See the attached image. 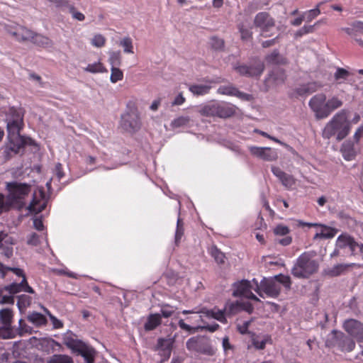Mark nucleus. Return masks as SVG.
<instances>
[{
    "instance_id": "2eb2a0df",
    "label": "nucleus",
    "mask_w": 363,
    "mask_h": 363,
    "mask_svg": "<svg viewBox=\"0 0 363 363\" xmlns=\"http://www.w3.org/2000/svg\"><path fill=\"white\" fill-rule=\"evenodd\" d=\"M271 170L285 188L287 189H293L294 188L296 180L292 175L286 174L276 166H272Z\"/></svg>"
},
{
    "instance_id": "5701e85b",
    "label": "nucleus",
    "mask_w": 363,
    "mask_h": 363,
    "mask_svg": "<svg viewBox=\"0 0 363 363\" xmlns=\"http://www.w3.org/2000/svg\"><path fill=\"white\" fill-rule=\"evenodd\" d=\"M77 352L84 358L86 363L94 362L96 352L91 347L82 342Z\"/></svg>"
},
{
    "instance_id": "c85d7f7f",
    "label": "nucleus",
    "mask_w": 363,
    "mask_h": 363,
    "mask_svg": "<svg viewBox=\"0 0 363 363\" xmlns=\"http://www.w3.org/2000/svg\"><path fill=\"white\" fill-rule=\"evenodd\" d=\"M216 116L220 118H227L233 115V110L229 106L225 104L216 102Z\"/></svg>"
},
{
    "instance_id": "1a4fd4ad",
    "label": "nucleus",
    "mask_w": 363,
    "mask_h": 363,
    "mask_svg": "<svg viewBox=\"0 0 363 363\" xmlns=\"http://www.w3.org/2000/svg\"><path fill=\"white\" fill-rule=\"evenodd\" d=\"M6 187L9 192V197L13 201L20 204L21 206L26 204L24 199L30 192V186L26 184L14 182L7 183Z\"/></svg>"
},
{
    "instance_id": "4c0bfd02",
    "label": "nucleus",
    "mask_w": 363,
    "mask_h": 363,
    "mask_svg": "<svg viewBox=\"0 0 363 363\" xmlns=\"http://www.w3.org/2000/svg\"><path fill=\"white\" fill-rule=\"evenodd\" d=\"M48 363H74L72 359L65 354H54L50 357Z\"/></svg>"
},
{
    "instance_id": "7c9ffc66",
    "label": "nucleus",
    "mask_w": 363,
    "mask_h": 363,
    "mask_svg": "<svg viewBox=\"0 0 363 363\" xmlns=\"http://www.w3.org/2000/svg\"><path fill=\"white\" fill-rule=\"evenodd\" d=\"M161 323V316L158 313L150 314L145 323L144 328L145 330H152Z\"/></svg>"
},
{
    "instance_id": "774afa93",
    "label": "nucleus",
    "mask_w": 363,
    "mask_h": 363,
    "mask_svg": "<svg viewBox=\"0 0 363 363\" xmlns=\"http://www.w3.org/2000/svg\"><path fill=\"white\" fill-rule=\"evenodd\" d=\"M28 244L32 245H37L38 243V236L36 233H32L28 238Z\"/></svg>"
},
{
    "instance_id": "e433bc0d",
    "label": "nucleus",
    "mask_w": 363,
    "mask_h": 363,
    "mask_svg": "<svg viewBox=\"0 0 363 363\" xmlns=\"http://www.w3.org/2000/svg\"><path fill=\"white\" fill-rule=\"evenodd\" d=\"M120 45L123 47L125 53L133 54L134 52L133 40L129 36L123 38L120 41Z\"/></svg>"
},
{
    "instance_id": "8fccbe9b",
    "label": "nucleus",
    "mask_w": 363,
    "mask_h": 363,
    "mask_svg": "<svg viewBox=\"0 0 363 363\" xmlns=\"http://www.w3.org/2000/svg\"><path fill=\"white\" fill-rule=\"evenodd\" d=\"M355 346L354 342L348 337L344 338L342 340V345H340V347H342V350L346 351V352H350L352 351Z\"/></svg>"
},
{
    "instance_id": "58836bf2",
    "label": "nucleus",
    "mask_w": 363,
    "mask_h": 363,
    "mask_svg": "<svg viewBox=\"0 0 363 363\" xmlns=\"http://www.w3.org/2000/svg\"><path fill=\"white\" fill-rule=\"evenodd\" d=\"M189 122L190 118L189 116H179L171 122V126L173 128L186 127Z\"/></svg>"
},
{
    "instance_id": "c756f323",
    "label": "nucleus",
    "mask_w": 363,
    "mask_h": 363,
    "mask_svg": "<svg viewBox=\"0 0 363 363\" xmlns=\"http://www.w3.org/2000/svg\"><path fill=\"white\" fill-rule=\"evenodd\" d=\"M211 88V86L208 84H191L189 86V90L194 95L196 96H202L208 94Z\"/></svg>"
},
{
    "instance_id": "412c9836",
    "label": "nucleus",
    "mask_w": 363,
    "mask_h": 363,
    "mask_svg": "<svg viewBox=\"0 0 363 363\" xmlns=\"http://www.w3.org/2000/svg\"><path fill=\"white\" fill-rule=\"evenodd\" d=\"M174 343L172 338H160L157 341V350L163 357L161 362L169 358Z\"/></svg>"
},
{
    "instance_id": "09e8293b",
    "label": "nucleus",
    "mask_w": 363,
    "mask_h": 363,
    "mask_svg": "<svg viewBox=\"0 0 363 363\" xmlns=\"http://www.w3.org/2000/svg\"><path fill=\"white\" fill-rule=\"evenodd\" d=\"M106 38L101 34L95 35L91 40V43L93 46L96 48H101L105 45Z\"/></svg>"
},
{
    "instance_id": "a878e982",
    "label": "nucleus",
    "mask_w": 363,
    "mask_h": 363,
    "mask_svg": "<svg viewBox=\"0 0 363 363\" xmlns=\"http://www.w3.org/2000/svg\"><path fill=\"white\" fill-rule=\"evenodd\" d=\"M354 264H339L329 268L326 273L331 277H337L347 272Z\"/></svg>"
},
{
    "instance_id": "4468645a",
    "label": "nucleus",
    "mask_w": 363,
    "mask_h": 363,
    "mask_svg": "<svg viewBox=\"0 0 363 363\" xmlns=\"http://www.w3.org/2000/svg\"><path fill=\"white\" fill-rule=\"evenodd\" d=\"M121 125L128 131H135L140 127L139 113L136 110H131L123 114L121 118Z\"/></svg>"
},
{
    "instance_id": "338daca9",
    "label": "nucleus",
    "mask_w": 363,
    "mask_h": 363,
    "mask_svg": "<svg viewBox=\"0 0 363 363\" xmlns=\"http://www.w3.org/2000/svg\"><path fill=\"white\" fill-rule=\"evenodd\" d=\"M54 171H55V175L57 176V177L59 180H60L64 177L62 164L60 163H57L55 165Z\"/></svg>"
},
{
    "instance_id": "37998d69",
    "label": "nucleus",
    "mask_w": 363,
    "mask_h": 363,
    "mask_svg": "<svg viewBox=\"0 0 363 363\" xmlns=\"http://www.w3.org/2000/svg\"><path fill=\"white\" fill-rule=\"evenodd\" d=\"M319 6L320 4H318L315 9L304 12L303 13L304 20H306L307 22H311L312 20L316 18L320 13Z\"/></svg>"
},
{
    "instance_id": "49530a36",
    "label": "nucleus",
    "mask_w": 363,
    "mask_h": 363,
    "mask_svg": "<svg viewBox=\"0 0 363 363\" xmlns=\"http://www.w3.org/2000/svg\"><path fill=\"white\" fill-rule=\"evenodd\" d=\"M319 23L320 21H318L313 26H303L301 29L296 32L294 34L295 38H299L303 35L313 33L314 31V27Z\"/></svg>"
},
{
    "instance_id": "a19ab883",
    "label": "nucleus",
    "mask_w": 363,
    "mask_h": 363,
    "mask_svg": "<svg viewBox=\"0 0 363 363\" xmlns=\"http://www.w3.org/2000/svg\"><path fill=\"white\" fill-rule=\"evenodd\" d=\"M12 316V311L10 309L5 308L0 311V319L6 327L10 325Z\"/></svg>"
},
{
    "instance_id": "4be33fe9",
    "label": "nucleus",
    "mask_w": 363,
    "mask_h": 363,
    "mask_svg": "<svg viewBox=\"0 0 363 363\" xmlns=\"http://www.w3.org/2000/svg\"><path fill=\"white\" fill-rule=\"evenodd\" d=\"M337 233V229L319 223L313 239H330L334 238Z\"/></svg>"
},
{
    "instance_id": "6ab92c4d",
    "label": "nucleus",
    "mask_w": 363,
    "mask_h": 363,
    "mask_svg": "<svg viewBox=\"0 0 363 363\" xmlns=\"http://www.w3.org/2000/svg\"><path fill=\"white\" fill-rule=\"evenodd\" d=\"M240 74L248 77L259 76L264 70V65L260 61L256 62L254 65L247 67L241 65L235 68Z\"/></svg>"
},
{
    "instance_id": "c9c22d12",
    "label": "nucleus",
    "mask_w": 363,
    "mask_h": 363,
    "mask_svg": "<svg viewBox=\"0 0 363 363\" xmlns=\"http://www.w3.org/2000/svg\"><path fill=\"white\" fill-rule=\"evenodd\" d=\"M28 320L35 325L40 326L45 325L47 320L45 317L37 312H33L28 316Z\"/></svg>"
},
{
    "instance_id": "cd10ccee",
    "label": "nucleus",
    "mask_w": 363,
    "mask_h": 363,
    "mask_svg": "<svg viewBox=\"0 0 363 363\" xmlns=\"http://www.w3.org/2000/svg\"><path fill=\"white\" fill-rule=\"evenodd\" d=\"M198 111L204 116H216V101H211L200 106Z\"/></svg>"
},
{
    "instance_id": "f8f14e48",
    "label": "nucleus",
    "mask_w": 363,
    "mask_h": 363,
    "mask_svg": "<svg viewBox=\"0 0 363 363\" xmlns=\"http://www.w3.org/2000/svg\"><path fill=\"white\" fill-rule=\"evenodd\" d=\"M258 291L262 292V296L265 294L268 297L276 298L280 293L281 286L274 278L264 279L259 285Z\"/></svg>"
},
{
    "instance_id": "f257e3e1",
    "label": "nucleus",
    "mask_w": 363,
    "mask_h": 363,
    "mask_svg": "<svg viewBox=\"0 0 363 363\" xmlns=\"http://www.w3.org/2000/svg\"><path fill=\"white\" fill-rule=\"evenodd\" d=\"M350 130L351 122L349 119V112L342 109L327 122L322 130V137L328 140L334 138L339 142L345 138Z\"/></svg>"
},
{
    "instance_id": "4d7b16f0",
    "label": "nucleus",
    "mask_w": 363,
    "mask_h": 363,
    "mask_svg": "<svg viewBox=\"0 0 363 363\" xmlns=\"http://www.w3.org/2000/svg\"><path fill=\"white\" fill-rule=\"evenodd\" d=\"M65 344L71 350L77 352L81 345L82 344V342L77 340L67 338L65 340Z\"/></svg>"
},
{
    "instance_id": "f03ea898",
    "label": "nucleus",
    "mask_w": 363,
    "mask_h": 363,
    "mask_svg": "<svg viewBox=\"0 0 363 363\" xmlns=\"http://www.w3.org/2000/svg\"><path fill=\"white\" fill-rule=\"evenodd\" d=\"M9 149L18 153L20 150L30 140L20 135L23 126V114L21 111L11 108L6 118Z\"/></svg>"
},
{
    "instance_id": "864d4df0",
    "label": "nucleus",
    "mask_w": 363,
    "mask_h": 363,
    "mask_svg": "<svg viewBox=\"0 0 363 363\" xmlns=\"http://www.w3.org/2000/svg\"><path fill=\"white\" fill-rule=\"evenodd\" d=\"M349 76V72L342 68H338L335 73V78L340 83L346 80Z\"/></svg>"
},
{
    "instance_id": "0eeeda50",
    "label": "nucleus",
    "mask_w": 363,
    "mask_h": 363,
    "mask_svg": "<svg viewBox=\"0 0 363 363\" xmlns=\"http://www.w3.org/2000/svg\"><path fill=\"white\" fill-rule=\"evenodd\" d=\"M254 25L259 29L260 35L264 38L272 37L277 31L274 19L267 12L258 13L255 17Z\"/></svg>"
},
{
    "instance_id": "a211bd4d",
    "label": "nucleus",
    "mask_w": 363,
    "mask_h": 363,
    "mask_svg": "<svg viewBox=\"0 0 363 363\" xmlns=\"http://www.w3.org/2000/svg\"><path fill=\"white\" fill-rule=\"evenodd\" d=\"M286 79L284 72L279 69H274L265 79V84L268 89L274 88L280 84H282Z\"/></svg>"
},
{
    "instance_id": "72a5a7b5",
    "label": "nucleus",
    "mask_w": 363,
    "mask_h": 363,
    "mask_svg": "<svg viewBox=\"0 0 363 363\" xmlns=\"http://www.w3.org/2000/svg\"><path fill=\"white\" fill-rule=\"evenodd\" d=\"M84 70L85 72L96 74V73H104L106 72L107 69L106 67L103 65V64L100 62H95L94 63L89 64Z\"/></svg>"
},
{
    "instance_id": "3c124183",
    "label": "nucleus",
    "mask_w": 363,
    "mask_h": 363,
    "mask_svg": "<svg viewBox=\"0 0 363 363\" xmlns=\"http://www.w3.org/2000/svg\"><path fill=\"white\" fill-rule=\"evenodd\" d=\"M69 12L71 13L72 17L75 20L83 21L85 19L84 15L82 12L77 11L72 5L69 6Z\"/></svg>"
},
{
    "instance_id": "e2e57ef3",
    "label": "nucleus",
    "mask_w": 363,
    "mask_h": 363,
    "mask_svg": "<svg viewBox=\"0 0 363 363\" xmlns=\"http://www.w3.org/2000/svg\"><path fill=\"white\" fill-rule=\"evenodd\" d=\"M45 311L46 313L49 315L55 328L58 329V328H62L63 324H62V321H60L56 317L52 315L48 310H45Z\"/></svg>"
},
{
    "instance_id": "680f3d73",
    "label": "nucleus",
    "mask_w": 363,
    "mask_h": 363,
    "mask_svg": "<svg viewBox=\"0 0 363 363\" xmlns=\"http://www.w3.org/2000/svg\"><path fill=\"white\" fill-rule=\"evenodd\" d=\"M255 132H256V133H259V135H262V136H264V137L267 138H269V139H270V140H272L274 141V142H275V143H279V144H280V145H281L284 146V147H287V146H288L286 143H284L281 142L280 140H279V139H277V138H274V137H273V136H272V135H269V134H268L267 133H266V132H264V131H262V130H255Z\"/></svg>"
},
{
    "instance_id": "13d9d810",
    "label": "nucleus",
    "mask_w": 363,
    "mask_h": 363,
    "mask_svg": "<svg viewBox=\"0 0 363 363\" xmlns=\"http://www.w3.org/2000/svg\"><path fill=\"white\" fill-rule=\"evenodd\" d=\"M238 28L242 40H247L251 38L252 32L249 29L245 28L243 25H240Z\"/></svg>"
},
{
    "instance_id": "393cba45",
    "label": "nucleus",
    "mask_w": 363,
    "mask_h": 363,
    "mask_svg": "<svg viewBox=\"0 0 363 363\" xmlns=\"http://www.w3.org/2000/svg\"><path fill=\"white\" fill-rule=\"evenodd\" d=\"M35 33L26 28L20 27L13 33V35L19 41H32Z\"/></svg>"
},
{
    "instance_id": "6e6d98bb",
    "label": "nucleus",
    "mask_w": 363,
    "mask_h": 363,
    "mask_svg": "<svg viewBox=\"0 0 363 363\" xmlns=\"http://www.w3.org/2000/svg\"><path fill=\"white\" fill-rule=\"evenodd\" d=\"M289 228L287 226L282 224L278 225L274 228V233L277 235H287L289 233Z\"/></svg>"
},
{
    "instance_id": "9d476101",
    "label": "nucleus",
    "mask_w": 363,
    "mask_h": 363,
    "mask_svg": "<svg viewBox=\"0 0 363 363\" xmlns=\"http://www.w3.org/2000/svg\"><path fill=\"white\" fill-rule=\"evenodd\" d=\"M308 105L313 111L317 119H323L327 118L325 94H315L310 99Z\"/></svg>"
},
{
    "instance_id": "aec40b11",
    "label": "nucleus",
    "mask_w": 363,
    "mask_h": 363,
    "mask_svg": "<svg viewBox=\"0 0 363 363\" xmlns=\"http://www.w3.org/2000/svg\"><path fill=\"white\" fill-rule=\"evenodd\" d=\"M217 92L220 94L234 96L243 101H250L252 99L250 95L240 91L232 84L220 86L218 89Z\"/></svg>"
},
{
    "instance_id": "a18cd8bd",
    "label": "nucleus",
    "mask_w": 363,
    "mask_h": 363,
    "mask_svg": "<svg viewBox=\"0 0 363 363\" xmlns=\"http://www.w3.org/2000/svg\"><path fill=\"white\" fill-rule=\"evenodd\" d=\"M111 74L110 77V80L112 83H116L118 81H121L123 78V72L116 67H113L111 69Z\"/></svg>"
},
{
    "instance_id": "dca6fc26",
    "label": "nucleus",
    "mask_w": 363,
    "mask_h": 363,
    "mask_svg": "<svg viewBox=\"0 0 363 363\" xmlns=\"http://www.w3.org/2000/svg\"><path fill=\"white\" fill-rule=\"evenodd\" d=\"M344 328L358 342H363V325L361 323L354 320H349L345 322Z\"/></svg>"
},
{
    "instance_id": "2f4dec72",
    "label": "nucleus",
    "mask_w": 363,
    "mask_h": 363,
    "mask_svg": "<svg viewBox=\"0 0 363 363\" xmlns=\"http://www.w3.org/2000/svg\"><path fill=\"white\" fill-rule=\"evenodd\" d=\"M342 106V101L337 96L326 100V113L327 117L330 115L335 110L340 108Z\"/></svg>"
},
{
    "instance_id": "79ce46f5",
    "label": "nucleus",
    "mask_w": 363,
    "mask_h": 363,
    "mask_svg": "<svg viewBox=\"0 0 363 363\" xmlns=\"http://www.w3.org/2000/svg\"><path fill=\"white\" fill-rule=\"evenodd\" d=\"M31 301V298L28 295L22 294L18 296L17 306L19 310L22 311L29 306Z\"/></svg>"
},
{
    "instance_id": "473e14b6",
    "label": "nucleus",
    "mask_w": 363,
    "mask_h": 363,
    "mask_svg": "<svg viewBox=\"0 0 363 363\" xmlns=\"http://www.w3.org/2000/svg\"><path fill=\"white\" fill-rule=\"evenodd\" d=\"M269 340L270 337L267 335H257L252 340L253 346L257 350L264 349Z\"/></svg>"
},
{
    "instance_id": "603ef678",
    "label": "nucleus",
    "mask_w": 363,
    "mask_h": 363,
    "mask_svg": "<svg viewBox=\"0 0 363 363\" xmlns=\"http://www.w3.org/2000/svg\"><path fill=\"white\" fill-rule=\"evenodd\" d=\"M274 279L277 280L279 286L281 284L284 285L286 289H289L291 287V279L289 276L279 274L274 277Z\"/></svg>"
},
{
    "instance_id": "6e6552de",
    "label": "nucleus",
    "mask_w": 363,
    "mask_h": 363,
    "mask_svg": "<svg viewBox=\"0 0 363 363\" xmlns=\"http://www.w3.org/2000/svg\"><path fill=\"white\" fill-rule=\"evenodd\" d=\"M337 246L340 248L345 256L357 255L363 252V245L354 240L352 238L347 234L340 235L337 240Z\"/></svg>"
},
{
    "instance_id": "69168bd1",
    "label": "nucleus",
    "mask_w": 363,
    "mask_h": 363,
    "mask_svg": "<svg viewBox=\"0 0 363 363\" xmlns=\"http://www.w3.org/2000/svg\"><path fill=\"white\" fill-rule=\"evenodd\" d=\"M185 98L183 96L182 93H179L174 99L172 104L173 106H180L185 102Z\"/></svg>"
},
{
    "instance_id": "423d86ee",
    "label": "nucleus",
    "mask_w": 363,
    "mask_h": 363,
    "mask_svg": "<svg viewBox=\"0 0 363 363\" xmlns=\"http://www.w3.org/2000/svg\"><path fill=\"white\" fill-rule=\"evenodd\" d=\"M234 291L233 295L234 296H242L248 299L259 301V298L252 293L255 291L261 297H263L261 291H258L259 284L253 279L252 281L242 280L233 284Z\"/></svg>"
},
{
    "instance_id": "f3484780",
    "label": "nucleus",
    "mask_w": 363,
    "mask_h": 363,
    "mask_svg": "<svg viewBox=\"0 0 363 363\" xmlns=\"http://www.w3.org/2000/svg\"><path fill=\"white\" fill-rule=\"evenodd\" d=\"M13 238L4 231L0 232V253L6 258H10L13 255V245H14Z\"/></svg>"
},
{
    "instance_id": "ea45409f",
    "label": "nucleus",
    "mask_w": 363,
    "mask_h": 363,
    "mask_svg": "<svg viewBox=\"0 0 363 363\" xmlns=\"http://www.w3.org/2000/svg\"><path fill=\"white\" fill-rule=\"evenodd\" d=\"M109 58L108 62L111 67L119 66L121 63V54L120 51H110L108 52Z\"/></svg>"
},
{
    "instance_id": "0e129e2a",
    "label": "nucleus",
    "mask_w": 363,
    "mask_h": 363,
    "mask_svg": "<svg viewBox=\"0 0 363 363\" xmlns=\"http://www.w3.org/2000/svg\"><path fill=\"white\" fill-rule=\"evenodd\" d=\"M363 136V124L360 125L355 131L353 139L356 143H358L360 138Z\"/></svg>"
},
{
    "instance_id": "bb28decb",
    "label": "nucleus",
    "mask_w": 363,
    "mask_h": 363,
    "mask_svg": "<svg viewBox=\"0 0 363 363\" xmlns=\"http://www.w3.org/2000/svg\"><path fill=\"white\" fill-rule=\"evenodd\" d=\"M320 86H318L315 83H309L307 84H303L297 87L294 90V95L296 96H303L305 94H309L313 92H315L318 87Z\"/></svg>"
},
{
    "instance_id": "20e7f679",
    "label": "nucleus",
    "mask_w": 363,
    "mask_h": 363,
    "mask_svg": "<svg viewBox=\"0 0 363 363\" xmlns=\"http://www.w3.org/2000/svg\"><path fill=\"white\" fill-rule=\"evenodd\" d=\"M314 256L315 252H304L300 255L292 268V274L298 278H307L315 273L318 264L313 259Z\"/></svg>"
},
{
    "instance_id": "de8ad7c7",
    "label": "nucleus",
    "mask_w": 363,
    "mask_h": 363,
    "mask_svg": "<svg viewBox=\"0 0 363 363\" xmlns=\"http://www.w3.org/2000/svg\"><path fill=\"white\" fill-rule=\"evenodd\" d=\"M184 235L183 223L180 218L177 219V229L175 233V244L178 245Z\"/></svg>"
},
{
    "instance_id": "39448f33",
    "label": "nucleus",
    "mask_w": 363,
    "mask_h": 363,
    "mask_svg": "<svg viewBox=\"0 0 363 363\" xmlns=\"http://www.w3.org/2000/svg\"><path fill=\"white\" fill-rule=\"evenodd\" d=\"M7 271L13 272L16 275L21 277L22 281L20 283H12L5 287L6 290L10 294H17L21 291H24L30 294H33V289L28 285L25 274L22 269L18 268H12L6 267L0 262V274L1 277H4Z\"/></svg>"
},
{
    "instance_id": "7ed1b4c3",
    "label": "nucleus",
    "mask_w": 363,
    "mask_h": 363,
    "mask_svg": "<svg viewBox=\"0 0 363 363\" xmlns=\"http://www.w3.org/2000/svg\"><path fill=\"white\" fill-rule=\"evenodd\" d=\"M240 311H245L246 312L250 313L253 311V307L248 302H244L241 301H237L234 302L228 301L226 303L223 310H220L216 308H214L211 310L203 308L201 311V313L204 315L203 316L206 317V318H214L221 323H224L225 322V313L228 314H234Z\"/></svg>"
},
{
    "instance_id": "5fc2aeb1",
    "label": "nucleus",
    "mask_w": 363,
    "mask_h": 363,
    "mask_svg": "<svg viewBox=\"0 0 363 363\" xmlns=\"http://www.w3.org/2000/svg\"><path fill=\"white\" fill-rule=\"evenodd\" d=\"M209 44L214 50H220L223 48L224 41L217 37H212L210 39Z\"/></svg>"
},
{
    "instance_id": "052dcab7",
    "label": "nucleus",
    "mask_w": 363,
    "mask_h": 363,
    "mask_svg": "<svg viewBox=\"0 0 363 363\" xmlns=\"http://www.w3.org/2000/svg\"><path fill=\"white\" fill-rule=\"evenodd\" d=\"M174 312V308L169 305L163 306L161 308V313L164 318L170 317Z\"/></svg>"
},
{
    "instance_id": "f704fd0d",
    "label": "nucleus",
    "mask_w": 363,
    "mask_h": 363,
    "mask_svg": "<svg viewBox=\"0 0 363 363\" xmlns=\"http://www.w3.org/2000/svg\"><path fill=\"white\" fill-rule=\"evenodd\" d=\"M32 42L38 46L43 48H50L52 45V42L48 37L42 35L34 34Z\"/></svg>"
},
{
    "instance_id": "bf43d9fd",
    "label": "nucleus",
    "mask_w": 363,
    "mask_h": 363,
    "mask_svg": "<svg viewBox=\"0 0 363 363\" xmlns=\"http://www.w3.org/2000/svg\"><path fill=\"white\" fill-rule=\"evenodd\" d=\"M186 347L189 350H199V339L191 337L186 342Z\"/></svg>"
},
{
    "instance_id": "c03bdc74",
    "label": "nucleus",
    "mask_w": 363,
    "mask_h": 363,
    "mask_svg": "<svg viewBox=\"0 0 363 363\" xmlns=\"http://www.w3.org/2000/svg\"><path fill=\"white\" fill-rule=\"evenodd\" d=\"M210 254L215 259L216 262L220 264L224 262L225 255L220 252L216 246L210 248Z\"/></svg>"
},
{
    "instance_id": "ddd939ff",
    "label": "nucleus",
    "mask_w": 363,
    "mask_h": 363,
    "mask_svg": "<svg viewBox=\"0 0 363 363\" xmlns=\"http://www.w3.org/2000/svg\"><path fill=\"white\" fill-rule=\"evenodd\" d=\"M248 149L253 156L261 160L267 162H274L278 159L277 151L271 147L250 146Z\"/></svg>"
},
{
    "instance_id": "9b49d317",
    "label": "nucleus",
    "mask_w": 363,
    "mask_h": 363,
    "mask_svg": "<svg viewBox=\"0 0 363 363\" xmlns=\"http://www.w3.org/2000/svg\"><path fill=\"white\" fill-rule=\"evenodd\" d=\"M47 199L42 189H38L33 191L32 199L26 206L30 213H38L46 206Z\"/></svg>"
},
{
    "instance_id": "b1692460",
    "label": "nucleus",
    "mask_w": 363,
    "mask_h": 363,
    "mask_svg": "<svg viewBox=\"0 0 363 363\" xmlns=\"http://www.w3.org/2000/svg\"><path fill=\"white\" fill-rule=\"evenodd\" d=\"M354 143V140H347L342 145L341 152L346 160H352L355 155Z\"/></svg>"
}]
</instances>
